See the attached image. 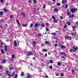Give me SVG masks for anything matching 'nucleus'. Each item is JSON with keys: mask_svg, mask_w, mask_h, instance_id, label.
Listing matches in <instances>:
<instances>
[{"mask_svg": "<svg viewBox=\"0 0 78 78\" xmlns=\"http://www.w3.org/2000/svg\"><path fill=\"white\" fill-rule=\"evenodd\" d=\"M60 18L61 20L63 19V16H61L60 17Z\"/></svg>", "mask_w": 78, "mask_h": 78, "instance_id": "obj_49", "label": "nucleus"}, {"mask_svg": "<svg viewBox=\"0 0 78 78\" xmlns=\"http://www.w3.org/2000/svg\"><path fill=\"white\" fill-rule=\"evenodd\" d=\"M68 5L66 4L65 5V9H67V8H68Z\"/></svg>", "mask_w": 78, "mask_h": 78, "instance_id": "obj_23", "label": "nucleus"}, {"mask_svg": "<svg viewBox=\"0 0 78 78\" xmlns=\"http://www.w3.org/2000/svg\"><path fill=\"white\" fill-rule=\"evenodd\" d=\"M4 22V20H3L2 19L1 20V22Z\"/></svg>", "mask_w": 78, "mask_h": 78, "instance_id": "obj_50", "label": "nucleus"}, {"mask_svg": "<svg viewBox=\"0 0 78 78\" xmlns=\"http://www.w3.org/2000/svg\"><path fill=\"white\" fill-rule=\"evenodd\" d=\"M44 56L45 57H47V54L45 53L44 55Z\"/></svg>", "mask_w": 78, "mask_h": 78, "instance_id": "obj_55", "label": "nucleus"}, {"mask_svg": "<svg viewBox=\"0 0 78 78\" xmlns=\"http://www.w3.org/2000/svg\"><path fill=\"white\" fill-rule=\"evenodd\" d=\"M33 63H30V65L31 66H33Z\"/></svg>", "mask_w": 78, "mask_h": 78, "instance_id": "obj_56", "label": "nucleus"}, {"mask_svg": "<svg viewBox=\"0 0 78 78\" xmlns=\"http://www.w3.org/2000/svg\"><path fill=\"white\" fill-rule=\"evenodd\" d=\"M54 11L55 12H58V11H59V10L58 8H55L54 9Z\"/></svg>", "mask_w": 78, "mask_h": 78, "instance_id": "obj_13", "label": "nucleus"}, {"mask_svg": "<svg viewBox=\"0 0 78 78\" xmlns=\"http://www.w3.org/2000/svg\"><path fill=\"white\" fill-rule=\"evenodd\" d=\"M41 47H44V44H41Z\"/></svg>", "mask_w": 78, "mask_h": 78, "instance_id": "obj_52", "label": "nucleus"}, {"mask_svg": "<svg viewBox=\"0 0 78 78\" xmlns=\"http://www.w3.org/2000/svg\"><path fill=\"white\" fill-rule=\"evenodd\" d=\"M49 68L50 69H51V70H52L53 69V66H49Z\"/></svg>", "mask_w": 78, "mask_h": 78, "instance_id": "obj_27", "label": "nucleus"}, {"mask_svg": "<svg viewBox=\"0 0 78 78\" xmlns=\"http://www.w3.org/2000/svg\"><path fill=\"white\" fill-rule=\"evenodd\" d=\"M9 71L8 70V71H6L5 72L7 74V75H8L9 74Z\"/></svg>", "mask_w": 78, "mask_h": 78, "instance_id": "obj_38", "label": "nucleus"}, {"mask_svg": "<svg viewBox=\"0 0 78 78\" xmlns=\"http://www.w3.org/2000/svg\"><path fill=\"white\" fill-rule=\"evenodd\" d=\"M69 18H73L74 17V15L73 14H72V15H69Z\"/></svg>", "mask_w": 78, "mask_h": 78, "instance_id": "obj_17", "label": "nucleus"}, {"mask_svg": "<svg viewBox=\"0 0 78 78\" xmlns=\"http://www.w3.org/2000/svg\"><path fill=\"white\" fill-rule=\"evenodd\" d=\"M30 27H33V23H31L30 25Z\"/></svg>", "mask_w": 78, "mask_h": 78, "instance_id": "obj_33", "label": "nucleus"}, {"mask_svg": "<svg viewBox=\"0 0 78 78\" xmlns=\"http://www.w3.org/2000/svg\"><path fill=\"white\" fill-rule=\"evenodd\" d=\"M27 24H23L22 25V27H26L27 26Z\"/></svg>", "mask_w": 78, "mask_h": 78, "instance_id": "obj_19", "label": "nucleus"}, {"mask_svg": "<svg viewBox=\"0 0 78 78\" xmlns=\"http://www.w3.org/2000/svg\"><path fill=\"white\" fill-rule=\"evenodd\" d=\"M0 1L1 3L3 2V0H0Z\"/></svg>", "mask_w": 78, "mask_h": 78, "instance_id": "obj_62", "label": "nucleus"}, {"mask_svg": "<svg viewBox=\"0 0 78 78\" xmlns=\"http://www.w3.org/2000/svg\"><path fill=\"white\" fill-rule=\"evenodd\" d=\"M62 4L66 3L67 2V0H62Z\"/></svg>", "mask_w": 78, "mask_h": 78, "instance_id": "obj_11", "label": "nucleus"}, {"mask_svg": "<svg viewBox=\"0 0 78 78\" xmlns=\"http://www.w3.org/2000/svg\"><path fill=\"white\" fill-rule=\"evenodd\" d=\"M3 69V67L0 65V69Z\"/></svg>", "mask_w": 78, "mask_h": 78, "instance_id": "obj_54", "label": "nucleus"}, {"mask_svg": "<svg viewBox=\"0 0 78 78\" xmlns=\"http://www.w3.org/2000/svg\"><path fill=\"white\" fill-rule=\"evenodd\" d=\"M60 54L61 55H65V56H66V54L65 53V52H60Z\"/></svg>", "mask_w": 78, "mask_h": 78, "instance_id": "obj_16", "label": "nucleus"}, {"mask_svg": "<svg viewBox=\"0 0 78 78\" xmlns=\"http://www.w3.org/2000/svg\"><path fill=\"white\" fill-rule=\"evenodd\" d=\"M1 53H5V51H4V50H3V49H2Z\"/></svg>", "mask_w": 78, "mask_h": 78, "instance_id": "obj_31", "label": "nucleus"}, {"mask_svg": "<svg viewBox=\"0 0 78 78\" xmlns=\"http://www.w3.org/2000/svg\"><path fill=\"white\" fill-rule=\"evenodd\" d=\"M5 28H7L8 27V25L7 24H5L4 25Z\"/></svg>", "mask_w": 78, "mask_h": 78, "instance_id": "obj_47", "label": "nucleus"}, {"mask_svg": "<svg viewBox=\"0 0 78 78\" xmlns=\"http://www.w3.org/2000/svg\"><path fill=\"white\" fill-rule=\"evenodd\" d=\"M56 76H59V74L58 73H56Z\"/></svg>", "mask_w": 78, "mask_h": 78, "instance_id": "obj_61", "label": "nucleus"}, {"mask_svg": "<svg viewBox=\"0 0 78 78\" xmlns=\"http://www.w3.org/2000/svg\"><path fill=\"white\" fill-rule=\"evenodd\" d=\"M37 29H38L37 28V27L35 28L34 29L35 31H37Z\"/></svg>", "mask_w": 78, "mask_h": 78, "instance_id": "obj_46", "label": "nucleus"}, {"mask_svg": "<svg viewBox=\"0 0 78 78\" xmlns=\"http://www.w3.org/2000/svg\"><path fill=\"white\" fill-rule=\"evenodd\" d=\"M65 37L66 39H69V41H72V37L71 36L69 37L68 36Z\"/></svg>", "mask_w": 78, "mask_h": 78, "instance_id": "obj_3", "label": "nucleus"}, {"mask_svg": "<svg viewBox=\"0 0 78 78\" xmlns=\"http://www.w3.org/2000/svg\"><path fill=\"white\" fill-rule=\"evenodd\" d=\"M25 14V13L24 12H22L21 13V15H22V16H23Z\"/></svg>", "mask_w": 78, "mask_h": 78, "instance_id": "obj_44", "label": "nucleus"}, {"mask_svg": "<svg viewBox=\"0 0 78 78\" xmlns=\"http://www.w3.org/2000/svg\"><path fill=\"white\" fill-rule=\"evenodd\" d=\"M14 78H17V74H16Z\"/></svg>", "mask_w": 78, "mask_h": 78, "instance_id": "obj_40", "label": "nucleus"}, {"mask_svg": "<svg viewBox=\"0 0 78 78\" xmlns=\"http://www.w3.org/2000/svg\"><path fill=\"white\" fill-rule=\"evenodd\" d=\"M5 5L6 6H8V3H6L5 4Z\"/></svg>", "mask_w": 78, "mask_h": 78, "instance_id": "obj_64", "label": "nucleus"}, {"mask_svg": "<svg viewBox=\"0 0 78 78\" xmlns=\"http://www.w3.org/2000/svg\"><path fill=\"white\" fill-rule=\"evenodd\" d=\"M73 52H75L76 50H78V47H75L74 46L73 47Z\"/></svg>", "mask_w": 78, "mask_h": 78, "instance_id": "obj_4", "label": "nucleus"}, {"mask_svg": "<svg viewBox=\"0 0 78 78\" xmlns=\"http://www.w3.org/2000/svg\"><path fill=\"white\" fill-rule=\"evenodd\" d=\"M14 16V15H12L10 16V19H12V18Z\"/></svg>", "mask_w": 78, "mask_h": 78, "instance_id": "obj_32", "label": "nucleus"}, {"mask_svg": "<svg viewBox=\"0 0 78 78\" xmlns=\"http://www.w3.org/2000/svg\"><path fill=\"white\" fill-rule=\"evenodd\" d=\"M56 5H57V6H60V5H61V3H58L56 4Z\"/></svg>", "mask_w": 78, "mask_h": 78, "instance_id": "obj_34", "label": "nucleus"}, {"mask_svg": "<svg viewBox=\"0 0 78 78\" xmlns=\"http://www.w3.org/2000/svg\"><path fill=\"white\" fill-rule=\"evenodd\" d=\"M33 59H34V60H35V59H36V58H35V57H34L33 58Z\"/></svg>", "mask_w": 78, "mask_h": 78, "instance_id": "obj_63", "label": "nucleus"}, {"mask_svg": "<svg viewBox=\"0 0 78 78\" xmlns=\"http://www.w3.org/2000/svg\"><path fill=\"white\" fill-rule=\"evenodd\" d=\"M16 22H17L18 24V25L20 26V22L19 21V20H16Z\"/></svg>", "mask_w": 78, "mask_h": 78, "instance_id": "obj_18", "label": "nucleus"}, {"mask_svg": "<svg viewBox=\"0 0 78 78\" xmlns=\"http://www.w3.org/2000/svg\"><path fill=\"white\" fill-rule=\"evenodd\" d=\"M14 75H15V71H13V73L11 75H10V74H9L8 76H14Z\"/></svg>", "mask_w": 78, "mask_h": 78, "instance_id": "obj_5", "label": "nucleus"}, {"mask_svg": "<svg viewBox=\"0 0 78 78\" xmlns=\"http://www.w3.org/2000/svg\"><path fill=\"white\" fill-rule=\"evenodd\" d=\"M72 13H74L76 11H78V9L76 8H72L70 10Z\"/></svg>", "mask_w": 78, "mask_h": 78, "instance_id": "obj_1", "label": "nucleus"}, {"mask_svg": "<svg viewBox=\"0 0 78 78\" xmlns=\"http://www.w3.org/2000/svg\"><path fill=\"white\" fill-rule=\"evenodd\" d=\"M27 56H30L31 55H33V52L31 51H29L27 54Z\"/></svg>", "mask_w": 78, "mask_h": 78, "instance_id": "obj_7", "label": "nucleus"}, {"mask_svg": "<svg viewBox=\"0 0 78 78\" xmlns=\"http://www.w3.org/2000/svg\"><path fill=\"white\" fill-rule=\"evenodd\" d=\"M33 45H36V43L35 41H33Z\"/></svg>", "mask_w": 78, "mask_h": 78, "instance_id": "obj_36", "label": "nucleus"}, {"mask_svg": "<svg viewBox=\"0 0 78 78\" xmlns=\"http://www.w3.org/2000/svg\"><path fill=\"white\" fill-rule=\"evenodd\" d=\"M67 24H68V26H70V22H66Z\"/></svg>", "mask_w": 78, "mask_h": 78, "instance_id": "obj_22", "label": "nucleus"}, {"mask_svg": "<svg viewBox=\"0 0 78 78\" xmlns=\"http://www.w3.org/2000/svg\"><path fill=\"white\" fill-rule=\"evenodd\" d=\"M45 43L46 44H48V45H50V42H49L48 41H46L45 42Z\"/></svg>", "mask_w": 78, "mask_h": 78, "instance_id": "obj_14", "label": "nucleus"}, {"mask_svg": "<svg viewBox=\"0 0 78 78\" xmlns=\"http://www.w3.org/2000/svg\"><path fill=\"white\" fill-rule=\"evenodd\" d=\"M67 26L66 24H65V26L63 27L64 28H67Z\"/></svg>", "mask_w": 78, "mask_h": 78, "instance_id": "obj_30", "label": "nucleus"}, {"mask_svg": "<svg viewBox=\"0 0 78 78\" xmlns=\"http://www.w3.org/2000/svg\"><path fill=\"white\" fill-rule=\"evenodd\" d=\"M46 25H47V27H49V24L48 23H46Z\"/></svg>", "mask_w": 78, "mask_h": 78, "instance_id": "obj_35", "label": "nucleus"}, {"mask_svg": "<svg viewBox=\"0 0 78 78\" xmlns=\"http://www.w3.org/2000/svg\"><path fill=\"white\" fill-rule=\"evenodd\" d=\"M50 63H53V61L52 60H51L49 61Z\"/></svg>", "mask_w": 78, "mask_h": 78, "instance_id": "obj_45", "label": "nucleus"}, {"mask_svg": "<svg viewBox=\"0 0 78 78\" xmlns=\"http://www.w3.org/2000/svg\"><path fill=\"white\" fill-rule=\"evenodd\" d=\"M73 49H71L69 50L70 52H73Z\"/></svg>", "mask_w": 78, "mask_h": 78, "instance_id": "obj_29", "label": "nucleus"}, {"mask_svg": "<svg viewBox=\"0 0 78 78\" xmlns=\"http://www.w3.org/2000/svg\"><path fill=\"white\" fill-rule=\"evenodd\" d=\"M32 1L34 4H36V2H37V1L36 0H32Z\"/></svg>", "mask_w": 78, "mask_h": 78, "instance_id": "obj_21", "label": "nucleus"}, {"mask_svg": "<svg viewBox=\"0 0 78 78\" xmlns=\"http://www.w3.org/2000/svg\"><path fill=\"white\" fill-rule=\"evenodd\" d=\"M51 34H52V35H56V34L55 33H53Z\"/></svg>", "mask_w": 78, "mask_h": 78, "instance_id": "obj_37", "label": "nucleus"}, {"mask_svg": "<svg viewBox=\"0 0 78 78\" xmlns=\"http://www.w3.org/2000/svg\"><path fill=\"white\" fill-rule=\"evenodd\" d=\"M37 37H39V36H42V35L41 34H39L37 35Z\"/></svg>", "mask_w": 78, "mask_h": 78, "instance_id": "obj_53", "label": "nucleus"}, {"mask_svg": "<svg viewBox=\"0 0 78 78\" xmlns=\"http://www.w3.org/2000/svg\"><path fill=\"white\" fill-rule=\"evenodd\" d=\"M74 72H75L74 71V70L73 69L72 70V73L73 74L74 73Z\"/></svg>", "mask_w": 78, "mask_h": 78, "instance_id": "obj_39", "label": "nucleus"}, {"mask_svg": "<svg viewBox=\"0 0 78 78\" xmlns=\"http://www.w3.org/2000/svg\"><path fill=\"white\" fill-rule=\"evenodd\" d=\"M3 14V11H1L0 12V15L1 16H2Z\"/></svg>", "mask_w": 78, "mask_h": 78, "instance_id": "obj_25", "label": "nucleus"}, {"mask_svg": "<svg viewBox=\"0 0 78 78\" xmlns=\"http://www.w3.org/2000/svg\"><path fill=\"white\" fill-rule=\"evenodd\" d=\"M61 47L62 48H66V47L63 45H61Z\"/></svg>", "mask_w": 78, "mask_h": 78, "instance_id": "obj_20", "label": "nucleus"}, {"mask_svg": "<svg viewBox=\"0 0 78 78\" xmlns=\"http://www.w3.org/2000/svg\"><path fill=\"white\" fill-rule=\"evenodd\" d=\"M61 62H58L57 63V65H58V66H61Z\"/></svg>", "mask_w": 78, "mask_h": 78, "instance_id": "obj_24", "label": "nucleus"}, {"mask_svg": "<svg viewBox=\"0 0 78 78\" xmlns=\"http://www.w3.org/2000/svg\"><path fill=\"white\" fill-rule=\"evenodd\" d=\"M14 46L15 47H16L17 46V41H14Z\"/></svg>", "mask_w": 78, "mask_h": 78, "instance_id": "obj_6", "label": "nucleus"}, {"mask_svg": "<svg viewBox=\"0 0 78 78\" xmlns=\"http://www.w3.org/2000/svg\"><path fill=\"white\" fill-rule=\"evenodd\" d=\"M15 57V55H12V59H14Z\"/></svg>", "mask_w": 78, "mask_h": 78, "instance_id": "obj_28", "label": "nucleus"}, {"mask_svg": "<svg viewBox=\"0 0 78 78\" xmlns=\"http://www.w3.org/2000/svg\"><path fill=\"white\" fill-rule=\"evenodd\" d=\"M46 8V5H44L43 6V8Z\"/></svg>", "mask_w": 78, "mask_h": 78, "instance_id": "obj_51", "label": "nucleus"}, {"mask_svg": "<svg viewBox=\"0 0 78 78\" xmlns=\"http://www.w3.org/2000/svg\"><path fill=\"white\" fill-rule=\"evenodd\" d=\"M23 17L25 18L26 17V15H25V14H24L23 15Z\"/></svg>", "mask_w": 78, "mask_h": 78, "instance_id": "obj_59", "label": "nucleus"}, {"mask_svg": "<svg viewBox=\"0 0 78 78\" xmlns=\"http://www.w3.org/2000/svg\"><path fill=\"white\" fill-rule=\"evenodd\" d=\"M61 76H64V74L63 73H61Z\"/></svg>", "mask_w": 78, "mask_h": 78, "instance_id": "obj_57", "label": "nucleus"}, {"mask_svg": "<svg viewBox=\"0 0 78 78\" xmlns=\"http://www.w3.org/2000/svg\"><path fill=\"white\" fill-rule=\"evenodd\" d=\"M41 27H45V26L44 25V23H42L41 25Z\"/></svg>", "mask_w": 78, "mask_h": 78, "instance_id": "obj_42", "label": "nucleus"}, {"mask_svg": "<svg viewBox=\"0 0 78 78\" xmlns=\"http://www.w3.org/2000/svg\"><path fill=\"white\" fill-rule=\"evenodd\" d=\"M76 27H75V26H73V27H72V28H73V29H75V28H76Z\"/></svg>", "mask_w": 78, "mask_h": 78, "instance_id": "obj_60", "label": "nucleus"}, {"mask_svg": "<svg viewBox=\"0 0 78 78\" xmlns=\"http://www.w3.org/2000/svg\"><path fill=\"white\" fill-rule=\"evenodd\" d=\"M7 62V60L5 59H4L2 61V63L3 64H5V62Z\"/></svg>", "mask_w": 78, "mask_h": 78, "instance_id": "obj_12", "label": "nucleus"}, {"mask_svg": "<svg viewBox=\"0 0 78 78\" xmlns=\"http://www.w3.org/2000/svg\"><path fill=\"white\" fill-rule=\"evenodd\" d=\"M29 3H30V2H32V1L31 0L28 1Z\"/></svg>", "mask_w": 78, "mask_h": 78, "instance_id": "obj_58", "label": "nucleus"}, {"mask_svg": "<svg viewBox=\"0 0 78 78\" xmlns=\"http://www.w3.org/2000/svg\"><path fill=\"white\" fill-rule=\"evenodd\" d=\"M52 18L53 19V21L54 23H57V22H58V20H56V18L55 17V16L53 15L52 16Z\"/></svg>", "mask_w": 78, "mask_h": 78, "instance_id": "obj_2", "label": "nucleus"}, {"mask_svg": "<svg viewBox=\"0 0 78 78\" xmlns=\"http://www.w3.org/2000/svg\"><path fill=\"white\" fill-rule=\"evenodd\" d=\"M45 29L46 30V31H48L49 30V29H48V28L47 27H46Z\"/></svg>", "mask_w": 78, "mask_h": 78, "instance_id": "obj_41", "label": "nucleus"}, {"mask_svg": "<svg viewBox=\"0 0 78 78\" xmlns=\"http://www.w3.org/2000/svg\"><path fill=\"white\" fill-rule=\"evenodd\" d=\"M38 25H41V24H38L37 23H35V25H34V26L35 27V28H36L38 27Z\"/></svg>", "mask_w": 78, "mask_h": 78, "instance_id": "obj_9", "label": "nucleus"}, {"mask_svg": "<svg viewBox=\"0 0 78 78\" xmlns=\"http://www.w3.org/2000/svg\"><path fill=\"white\" fill-rule=\"evenodd\" d=\"M3 10L5 12H8V9L5 7L3 8Z\"/></svg>", "mask_w": 78, "mask_h": 78, "instance_id": "obj_8", "label": "nucleus"}, {"mask_svg": "<svg viewBox=\"0 0 78 78\" xmlns=\"http://www.w3.org/2000/svg\"><path fill=\"white\" fill-rule=\"evenodd\" d=\"M9 69L10 70H12V69H14V68L12 67H9Z\"/></svg>", "mask_w": 78, "mask_h": 78, "instance_id": "obj_43", "label": "nucleus"}, {"mask_svg": "<svg viewBox=\"0 0 78 78\" xmlns=\"http://www.w3.org/2000/svg\"><path fill=\"white\" fill-rule=\"evenodd\" d=\"M7 46L6 45H5L4 46V47H5L4 50L6 52H7V51H8V49H7Z\"/></svg>", "mask_w": 78, "mask_h": 78, "instance_id": "obj_10", "label": "nucleus"}, {"mask_svg": "<svg viewBox=\"0 0 78 78\" xmlns=\"http://www.w3.org/2000/svg\"><path fill=\"white\" fill-rule=\"evenodd\" d=\"M25 76V73L23 72H22L21 74L20 75V76Z\"/></svg>", "mask_w": 78, "mask_h": 78, "instance_id": "obj_15", "label": "nucleus"}, {"mask_svg": "<svg viewBox=\"0 0 78 78\" xmlns=\"http://www.w3.org/2000/svg\"><path fill=\"white\" fill-rule=\"evenodd\" d=\"M43 51H45V52H47V51H48L47 50V49H43Z\"/></svg>", "mask_w": 78, "mask_h": 78, "instance_id": "obj_26", "label": "nucleus"}, {"mask_svg": "<svg viewBox=\"0 0 78 78\" xmlns=\"http://www.w3.org/2000/svg\"><path fill=\"white\" fill-rule=\"evenodd\" d=\"M71 13H70V12H68V13H67V15H71Z\"/></svg>", "mask_w": 78, "mask_h": 78, "instance_id": "obj_48", "label": "nucleus"}]
</instances>
